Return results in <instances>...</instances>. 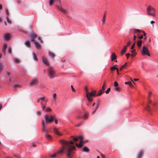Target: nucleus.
Returning <instances> with one entry per match:
<instances>
[{
  "label": "nucleus",
  "mask_w": 158,
  "mask_h": 158,
  "mask_svg": "<svg viewBox=\"0 0 158 158\" xmlns=\"http://www.w3.org/2000/svg\"><path fill=\"white\" fill-rule=\"evenodd\" d=\"M59 142L62 145L61 148L57 152L56 154L54 153L51 155V158L55 157L56 154H60L63 153L65 151L67 157L69 158H73L74 154V151L76 150V148L73 144L74 143L72 141H69L61 139L60 140Z\"/></svg>",
  "instance_id": "nucleus-1"
},
{
  "label": "nucleus",
  "mask_w": 158,
  "mask_h": 158,
  "mask_svg": "<svg viewBox=\"0 0 158 158\" xmlns=\"http://www.w3.org/2000/svg\"><path fill=\"white\" fill-rule=\"evenodd\" d=\"M85 90L86 92V96L88 101L89 102H91L93 101V98L92 97H95L96 96V90H93L91 93L88 92V89L86 86L85 88Z\"/></svg>",
  "instance_id": "nucleus-2"
},
{
  "label": "nucleus",
  "mask_w": 158,
  "mask_h": 158,
  "mask_svg": "<svg viewBox=\"0 0 158 158\" xmlns=\"http://www.w3.org/2000/svg\"><path fill=\"white\" fill-rule=\"evenodd\" d=\"M83 136L81 135L73 137V140L75 142H77L79 139H80V141L79 143H76V145L78 148H81L83 147L84 143V141L83 140Z\"/></svg>",
  "instance_id": "nucleus-3"
},
{
  "label": "nucleus",
  "mask_w": 158,
  "mask_h": 158,
  "mask_svg": "<svg viewBox=\"0 0 158 158\" xmlns=\"http://www.w3.org/2000/svg\"><path fill=\"white\" fill-rule=\"evenodd\" d=\"M48 75L50 78H53L55 77H57L56 75V71L53 67L50 66L48 69Z\"/></svg>",
  "instance_id": "nucleus-4"
},
{
  "label": "nucleus",
  "mask_w": 158,
  "mask_h": 158,
  "mask_svg": "<svg viewBox=\"0 0 158 158\" xmlns=\"http://www.w3.org/2000/svg\"><path fill=\"white\" fill-rule=\"evenodd\" d=\"M156 10L153 7H152L151 6L148 7L147 9V14L149 15L152 16L153 17L155 16V14L153 13H151L150 12L152 11L153 13H155Z\"/></svg>",
  "instance_id": "nucleus-5"
},
{
  "label": "nucleus",
  "mask_w": 158,
  "mask_h": 158,
  "mask_svg": "<svg viewBox=\"0 0 158 158\" xmlns=\"http://www.w3.org/2000/svg\"><path fill=\"white\" fill-rule=\"evenodd\" d=\"M37 40H34V43L35 44L36 48L38 49H40L41 48V46L39 43H41L42 40L41 38L39 37H37Z\"/></svg>",
  "instance_id": "nucleus-6"
},
{
  "label": "nucleus",
  "mask_w": 158,
  "mask_h": 158,
  "mask_svg": "<svg viewBox=\"0 0 158 158\" xmlns=\"http://www.w3.org/2000/svg\"><path fill=\"white\" fill-rule=\"evenodd\" d=\"M149 104H151L152 105V106H155L156 105V103H152L150 99H148V104L146 105L145 106V109L146 110L148 111L149 112H150V114H152L150 112L151 110V108L149 106Z\"/></svg>",
  "instance_id": "nucleus-7"
},
{
  "label": "nucleus",
  "mask_w": 158,
  "mask_h": 158,
  "mask_svg": "<svg viewBox=\"0 0 158 158\" xmlns=\"http://www.w3.org/2000/svg\"><path fill=\"white\" fill-rule=\"evenodd\" d=\"M142 54L143 55H147L149 56H151L149 51L145 46H144L143 47Z\"/></svg>",
  "instance_id": "nucleus-8"
},
{
  "label": "nucleus",
  "mask_w": 158,
  "mask_h": 158,
  "mask_svg": "<svg viewBox=\"0 0 158 158\" xmlns=\"http://www.w3.org/2000/svg\"><path fill=\"white\" fill-rule=\"evenodd\" d=\"M39 81V79L37 78H35L31 80L29 83L30 86L37 85L38 84Z\"/></svg>",
  "instance_id": "nucleus-9"
},
{
  "label": "nucleus",
  "mask_w": 158,
  "mask_h": 158,
  "mask_svg": "<svg viewBox=\"0 0 158 158\" xmlns=\"http://www.w3.org/2000/svg\"><path fill=\"white\" fill-rule=\"evenodd\" d=\"M55 1L58 4L60 5V6H58V9L59 10H60L61 12L63 13L64 14H66L67 13V11L65 9H64V8H63L62 7V6L60 5V0H55Z\"/></svg>",
  "instance_id": "nucleus-10"
},
{
  "label": "nucleus",
  "mask_w": 158,
  "mask_h": 158,
  "mask_svg": "<svg viewBox=\"0 0 158 158\" xmlns=\"http://www.w3.org/2000/svg\"><path fill=\"white\" fill-rule=\"evenodd\" d=\"M132 30L133 31H134V32H133V33H140L141 31H142L143 33V35L144 36H146V33L144 31H141L140 30H139V29H130V31H129V33H130V32H131V30Z\"/></svg>",
  "instance_id": "nucleus-11"
},
{
  "label": "nucleus",
  "mask_w": 158,
  "mask_h": 158,
  "mask_svg": "<svg viewBox=\"0 0 158 158\" xmlns=\"http://www.w3.org/2000/svg\"><path fill=\"white\" fill-rule=\"evenodd\" d=\"M29 37L31 38V40L32 41L34 42V40H35V39L37 37V35L33 32H32L31 33V35L29 36Z\"/></svg>",
  "instance_id": "nucleus-12"
},
{
  "label": "nucleus",
  "mask_w": 158,
  "mask_h": 158,
  "mask_svg": "<svg viewBox=\"0 0 158 158\" xmlns=\"http://www.w3.org/2000/svg\"><path fill=\"white\" fill-rule=\"evenodd\" d=\"M11 37V35L10 33H5L3 35V39L5 40H9Z\"/></svg>",
  "instance_id": "nucleus-13"
},
{
  "label": "nucleus",
  "mask_w": 158,
  "mask_h": 158,
  "mask_svg": "<svg viewBox=\"0 0 158 158\" xmlns=\"http://www.w3.org/2000/svg\"><path fill=\"white\" fill-rule=\"evenodd\" d=\"M53 131L54 133L57 136H60L62 135V134L59 131L58 129L55 127L53 128Z\"/></svg>",
  "instance_id": "nucleus-14"
},
{
  "label": "nucleus",
  "mask_w": 158,
  "mask_h": 158,
  "mask_svg": "<svg viewBox=\"0 0 158 158\" xmlns=\"http://www.w3.org/2000/svg\"><path fill=\"white\" fill-rule=\"evenodd\" d=\"M42 107L43 110H45L46 112H50L52 111V109L49 107L46 108L45 106H42Z\"/></svg>",
  "instance_id": "nucleus-15"
},
{
  "label": "nucleus",
  "mask_w": 158,
  "mask_h": 158,
  "mask_svg": "<svg viewBox=\"0 0 158 158\" xmlns=\"http://www.w3.org/2000/svg\"><path fill=\"white\" fill-rule=\"evenodd\" d=\"M42 60L43 63L44 64L48 66L49 65V63L44 57H42Z\"/></svg>",
  "instance_id": "nucleus-16"
},
{
  "label": "nucleus",
  "mask_w": 158,
  "mask_h": 158,
  "mask_svg": "<svg viewBox=\"0 0 158 158\" xmlns=\"http://www.w3.org/2000/svg\"><path fill=\"white\" fill-rule=\"evenodd\" d=\"M7 43H5L3 44V48H2V52L4 54H5L6 52V51L7 48Z\"/></svg>",
  "instance_id": "nucleus-17"
},
{
  "label": "nucleus",
  "mask_w": 158,
  "mask_h": 158,
  "mask_svg": "<svg viewBox=\"0 0 158 158\" xmlns=\"http://www.w3.org/2000/svg\"><path fill=\"white\" fill-rule=\"evenodd\" d=\"M44 118L46 123H50L51 122L49 116L48 114H46L45 115Z\"/></svg>",
  "instance_id": "nucleus-18"
},
{
  "label": "nucleus",
  "mask_w": 158,
  "mask_h": 158,
  "mask_svg": "<svg viewBox=\"0 0 158 158\" xmlns=\"http://www.w3.org/2000/svg\"><path fill=\"white\" fill-rule=\"evenodd\" d=\"M42 131L43 132H45L46 131V126L45 125V123L43 120L42 122Z\"/></svg>",
  "instance_id": "nucleus-19"
},
{
  "label": "nucleus",
  "mask_w": 158,
  "mask_h": 158,
  "mask_svg": "<svg viewBox=\"0 0 158 158\" xmlns=\"http://www.w3.org/2000/svg\"><path fill=\"white\" fill-rule=\"evenodd\" d=\"M127 46H124L123 49L122 50L121 52V55H123L125 52H126L127 49Z\"/></svg>",
  "instance_id": "nucleus-20"
},
{
  "label": "nucleus",
  "mask_w": 158,
  "mask_h": 158,
  "mask_svg": "<svg viewBox=\"0 0 158 158\" xmlns=\"http://www.w3.org/2000/svg\"><path fill=\"white\" fill-rule=\"evenodd\" d=\"M143 155V152L140 151L137 155V158H140Z\"/></svg>",
  "instance_id": "nucleus-21"
},
{
  "label": "nucleus",
  "mask_w": 158,
  "mask_h": 158,
  "mask_svg": "<svg viewBox=\"0 0 158 158\" xmlns=\"http://www.w3.org/2000/svg\"><path fill=\"white\" fill-rule=\"evenodd\" d=\"M82 151L83 152H85L87 153L88 152H89V149L86 146H84L83 148Z\"/></svg>",
  "instance_id": "nucleus-22"
},
{
  "label": "nucleus",
  "mask_w": 158,
  "mask_h": 158,
  "mask_svg": "<svg viewBox=\"0 0 158 158\" xmlns=\"http://www.w3.org/2000/svg\"><path fill=\"white\" fill-rule=\"evenodd\" d=\"M117 56L114 53H112L111 55V60L113 61L116 59Z\"/></svg>",
  "instance_id": "nucleus-23"
},
{
  "label": "nucleus",
  "mask_w": 158,
  "mask_h": 158,
  "mask_svg": "<svg viewBox=\"0 0 158 158\" xmlns=\"http://www.w3.org/2000/svg\"><path fill=\"white\" fill-rule=\"evenodd\" d=\"M88 115L86 113H85L84 116H83V117H82V118H85V119H86L88 117ZM82 118V117H80V116H78L77 117V118Z\"/></svg>",
  "instance_id": "nucleus-24"
},
{
  "label": "nucleus",
  "mask_w": 158,
  "mask_h": 158,
  "mask_svg": "<svg viewBox=\"0 0 158 158\" xmlns=\"http://www.w3.org/2000/svg\"><path fill=\"white\" fill-rule=\"evenodd\" d=\"M96 92H97V91H96ZM103 92V91L102 89H100L98 92V94H97L96 92V93L95 97L101 95Z\"/></svg>",
  "instance_id": "nucleus-25"
},
{
  "label": "nucleus",
  "mask_w": 158,
  "mask_h": 158,
  "mask_svg": "<svg viewBox=\"0 0 158 158\" xmlns=\"http://www.w3.org/2000/svg\"><path fill=\"white\" fill-rule=\"evenodd\" d=\"M33 59L35 61H37L38 60V58H37L36 55L34 53H32Z\"/></svg>",
  "instance_id": "nucleus-26"
},
{
  "label": "nucleus",
  "mask_w": 158,
  "mask_h": 158,
  "mask_svg": "<svg viewBox=\"0 0 158 158\" xmlns=\"http://www.w3.org/2000/svg\"><path fill=\"white\" fill-rule=\"evenodd\" d=\"M142 41L141 40H139L137 42V45L138 47H140L141 46L142 44Z\"/></svg>",
  "instance_id": "nucleus-27"
},
{
  "label": "nucleus",
  "mask_w": 158,
  "mask_h": 158,
  "mask_svg": "<svg viewBox=\"0 0 158 158\" xmlns=\"http://www.w3.org/2000/svg\"><path fill=\"white\" fill-rule=\"evenodd\" d=\"M45 137L46 138L48 139H50L51 138V135L46 132L45 133Z\"/></svg>",
  "instance_id": "nucleus-28"
},
{
  "label": "nucleus",
  "mask_w": 158,
  "mask_h": 158,
  "mask_svg": "<svg viewBox=\"0 0 158 158\" xmlns=\"http://www.w3.org/2000/svg\"><path fill=\"white\" fill-rule=\"evenodd\" d=\"M116 66H117V64H115L113 66H112V67H111L110 69L112 71V70H114V69H116V70H118V68L115 67Z\"/></svg>",
  "instance_id": "nucleus-29"
},
{
  "label": "nucleus",
  "mask_w": 158,
  "mask_h": 158,
  "mask_svg": "<svg viewBox=\"0 0 158 158\" xmlns=\"http://www.w3.org/2000/svg\"><path fill=\"white\" fill-rule=\"evenodd\" d=\"M50 122H52L54 119H55L56 116L55 115H51L50 117Z\"/></svg>",
  "instance_id": "nucleus-30"
},
{
  "label": "nucleus",
  "mask_w": 158,
  "mask_h": 158,
  "mask_svg": "<svg viewBox=\"0 0 158 158\" xmlns=\"http://www.w3.org/2000/svg\"><path fill=\"white\" fill-rule=\"evenodd\" d=\"M131 52L132 53L131 56H133V57L135 56L136 54V53L134 50H132Z\"/></svg>",
  "instance_id": "nucleus-31"
},
{
  "label": "nucleus",
  "mask_w": 158,
  "mask_h": 158,
  "mask_svg": "<svg viewBox=\"0 0 158 158\" xmlns=\"http://www.w3.org/2000/svg\"><path fill=\"white\" fill-rule=\"evenodd\" d=\"M25 44H26V45L29 46L31 44V42L30 40H27L25 41Z\"/></svg>",
  "instance_id": "nucleus-32"
},
{
  "label": "nucleus",
  "mask_w": 158,
  "mask_h": 158,
  "mask_svg": "<svg viewBox=\"0 0 158 158\" xmlns=\"http://www.w3.org/2000/svg\"><path fill=\"white\" fill-rule=\"evenodd\" d=\"M14 60L15 63L17 64L19 63L20 62L19 60V59L17 58H15L14 59Z\"/></svg>",
  "instance_id": "nucleus-33"
},
{
  "label": "nucleus",
  "mask_w": 158,
  "mask_h": 158,
  "mask_svg": "<svg viewBox=\"0 0 158 158\" xmlns=\"http://www.w3.org/2000/svg\"><path fill=\"white\" fill-rule=\"evenodd\" d=\"M20 87V85L18 84H15L14 85V86H13V89H16L17 88H19Z\"/></svg>",
  "instance_id": "nucleus-34"
},
{
  "label": "nucleus",
  "mask_w": 158,
  "mask_h": 158,
  "mask_svg": "<svg viewBox=\"0 0 158 158\" xmlns=\"http://www.w3.org/2000/svg\"><path fill=\"white\" fill-rule=\"evenodd\" d=\"M49 54L52 58H54L55 57V55L51 52H49Z\"/></svg>",
  "instance_id": "nucleus-35"
},
{
  "label": "nucleus",
  "mask_w": 158,
  "mask_h": 158,
  "mask_svg": "<svg viewBox=\"0 0 158 158\" xmlns=\"http://www.w3.org/2000/svg\"><path fill=\"white\" fill-rule=\"evenodd\" d=\"M12 52V48L11 47H9L8 48V52L9 54H10Z\"/></svg>",
  "instance_id": "nucleus-36"
},
{
  "label": "nucleus",
  "mask_w": 158,
  "mask_h": 158,
  "mask_svg": "<svg viewBox=\"0 0 158 158\" xmlns=\"http://www.w3.org/2000/svg\"><path fill=\"white\" fill-rule=\"evenodd\" d=\"M6 21L8 23H9L10 24L11 23H12L11 21L10 20V19H9L8 17L7 16L6 17Z\"/></svg>",
  "instance_id": "nucleus-37"
},
{
  "label": "nucleus",
  "mask_w": 158,
  "mask_h": 158,
  "mask_svg": "<svg viewBox=\"0 0 158 158\" xmlns=\"http://www.w3.org/2000/svg\"><path fill=\"white\" fill-rule=\"evenodd\" d=\"M106 12H105L104 14V15L103 16V19L102 20V22L103 23H104L105 22V18H106Z\"/></svg>",
  "instance_id": "nucleus-38"
},
{
  "label": "nucleus",
  "mask_w": 158,
  "mask_h": 158,
  "mask_svg": "<svg viewBox=\"0 0 158 158\" xmlns=\"http://www.w3.org/2000/svg\"><path fill=\"white\" fill-rule=\"evenodd\" d=\"M118 84L116 81H115L114 83V87H116V86H118Z\"/></svg>",
  "instance_id": "nucleus-39"
},
{
  "label": "nucleus",
  "mask_w": 158,
  "mask_h": 158,
  "mask_svg": "<svg viewBox=\"0 0 158 158\" xmlns=\"http://www.w3.org/2000/svg\"><path fill=\"white\" fill-rule=\"evenodd\" d=\"M110 90V88H108V89H107V90H106L105 91V93H106V94H108Z\"/></svg>",
  "instance_id": "nucleus-40"
},
{
  "label": "nucleus",
  "mask_w": 158,
  "mask_h": 158,
  "mask_svg": "<svg viewBox=\"0 0 158 158\" xmlns=\"http://www.w3.org/2000/svg\"><path fill=\"white\" fill-rule=\"evenodd\" d=\"M55 0H50V1L49 2L50 5L51 6L53 2L55 1Z\"/></svg>",
  "instance_id": "nucleus-41"
},
{
  "label": "nucleus",
  "mask_w": 158,
  "mask_h": 158,
  "mask_svg": "<svg viewBox=\"0 0 158 158\" xmlns=\"http://www.w3.org/2000/svg\"><path fill=\"white\" fill-rule=\"evenodd\" d=\"M127 64V63L126 62L125 63V64H124L121 66L122 67H123V69H124L126 66Z\"/></svg>",
  "instance_id": "nucleus-42"
},
{
  "label": "nucleus",
  "mask_w": 158,
  "mask_h": 158,
  "mask_svg": "<svg viewBox=\"0 0 158 158\" xmlns=\"http://www.w3.org/2000/svg\"><path fill=\"white\" fill-rule=\"evenodd\" d=\"M5 11H6V15H8L9 14V12H8V9H6L5 10Z\"/></svg>",
  "instance_id": "nucleus-43"
},
{
  "label": "nucleus",
  "mask_w": 158,
  "mask_h": 158,
  "mask_svg": "<svg viewBox=\"0 0 158 158\" xmlns=\"http://www.w3.org/2000/svg\"><path fill=\"white\" fill-rule=\"evenodd\" d=\"M126 56L127 58L128 59V57L130 56V53H128L126 54Z\"/></svg>",
  "instance_id": "nucleus-44"
},
{
  "label": "nucleus",
  "mask_w": 158,
  "mask_h": 158,
  "mask_svg": "<svg viewBox=\"0 0 158 158\" xmlns=\"http://www.w3.org/2000/svg\"><path fill=\"white\" fill-rule=\"evenodd\" d=\"M97 109H96V108L92 112V114H94L95 112Z\"/></svg>",
  "instance_id": "nucleus-45"
},
{
  "label": "nucleus",
  "mask_w": 158,
  "mask_h": 158,
  "mask_svg": "<svg viewBox=\"0 0 158 158\" xmlns=\"http://www.w3.org/2000/svg\"><path fill=\"white\" fill-rule=\"evenodd\" d=\"M36 114L38 115H40L41 114V112L40 111H36Z\"/></svg>",
  "instance_id": "nucleus-46"
},
{
  "label": "nucleus",
  "mask_w": 158,
  "mask_h": 158,
  "mask_svg": "<svg viewBox=\"0 0 158 158\" xmlns=\"http://www.w3.org/2000/svg\"><path fill=\"white\" fill-rule=\"evenodd\" d=\"M135 42L131 46V49H133L134 48L135 45Z\"/></svg>",
  "instance_id": "nucleus-47"
},
{
  "label": "nucleus",
  "mask_w": 158,
  "mask_h": 158,
  "mask_svg": "<svg viewBox=\"0 0 158 158\" xmlns=\"http://www.w3.org/2000/svg\"><path fill=\"white\" fill-rule=\"evenodd\" d=\"M71 89H72V90L73 91H75V89L73 88V86L72 85H71Z\"/></svg>",
  "instance_id": "nucleus-48"
},
{
  "label": "nucleus",
  "mask_w": 158,
  "mask_h": 158,
  "mask_svg": "<svg viewBox=\"0 0 158 158\" xmlns=\"http://www.w3.org/2000/svg\"><path fill=\"white\" fill-rule=\"evenodd\" d=\"M119 87L118 86L116 87H114V89L116 90H118L119 89Z\"/></svg>",
  "instance_id": "nucleus-49"
},
{
  "label": "nucleus",
  "mask_w": 158,
  "mask_h": 158,
  "mask_svg": "<svg viewBox=\"0 0 158 158\" xmlns=\"http://www.w3.org/2000/svg\"><path fill=\"white\" fill-rule=\"evenodd\" d=\"M105 86V83H104L102 87V89L103 90V91H104L105 89V88L104 87Z\"/></svg>",
  "instance_id": "nucleus-50"
},
{
  "label": "nucleus",
  "mask_w": 158,
  "mask_h": 158,
  "mask_svg": "<svg viewBox=\"0 0 158 158\" xmlns=\"http://www.w3.org/2000/svg\"><path fill=\"white\" fill-rule=\"evenodd\" d=\"M131 44V42L130 41H129L127 43V45H125V46H127V47L128 46Z\"/></svg>",
  "instance_id": "nucleus-51"
},
{
  "label": "nucleus",
  "mask_w": 158,
  "mask_h": 158,
  "mask_svg": "<svg viewBox=\"0 0 158 158\" xmlns=\"http://www.w3.org/2000/svg\"><path fill=\"white\" fill-rule=\"evenodd\" d=\"M55 123L56 124H57L58 123V120L57 119L55 118L54 119Z\"/></svg>",
  "instance_id": "nucleus-52"
},
{
  "label": "nucleus",
  "mask_w": 158,
  "mask_h": 158,
  "mask_svg": "<svg viewBox=\"0 0 158 158\" xmlns=\"http://www.w3.org/2000/svg\"><path fill=\"white\" fill-rule=\"evenodd\" d=\"M99 103L98 102L97 103V106L96 107V109H98V107H99Z\"/></svg>",
  "instance_id": "nucleus-53"
},
{
  "label": "nucleus",
  "mask_w": 158,
  "mask_h": 158,
  "mask_svg": "<svg viewBox=\"0 0 158 158\" xmlns=\"http://www.w3.org/2000/svg\"><path fill=\"white\" fill-rule=\"evenodd\" d=\"M143 38V35H142L140 36H139L138 37V38L139 39H142Z\"/></svg>",
  "instance_id": "nucleus-54"
},
{
  "label": "nucleus",
  "mask_w": 158,
  "mask_h": 158,
  "mask_svg": "<svg viewBox=\"0 0 158 158\" xmlns=\"http://www.w3.org/2000/svg\"><path fill=\"white\" fill-rule=\"evenodd\" d=\"M35 143H33L31 144V146L34 147H36V145L35 144Z\"/></svg>",
  "instance_id": "nucleus-55"
},
{
  "label": "nucleus",
  "mask_w": 158,
  "mask_h": 158,
  "mask_svg": "<svg viewBox=\"0 0 158 158\" xmlns=\"http://www.w3.org/2000/svg\"><path fill=\"white\" fill-rule=\"evenodd\" d=\"M56 96V93H54L53 94V98L54 99L55 98V97Z\"/></svg>",
  "instance_id": "nucleus-56"
},
{
  "label": "nucleus",
  "mask_w": 158,
  "mask_h": 158,
  "mask_svg": "<svg viewBox=\"0 0 158 158\" xmlns=\"http://www.w3.org/2000/svg\"><path fill=\"white\" fill-rule=\"evenodd\" d=\"M129 83H131V82L130 81L125 82V84L126 85H129Z\"/></svg>",
  "instance_id": "nucleus-57"
},
{
  "label": "nucleus",
  "mask_w": 158,
  "mask_h": 158,
  "mask_svg": "<svg viewBox=\"0 0 158 158\" xmlns=\"http://www.w3.org/2000/svg\"><path fill=\"white\" fill-rule=\"evenodd\" d=\"M17 2L18 4H20L21 3V0H17Z\"/></svg>",
  "instance_id": "nucleus-58"
},
{
  "label": "nucleus",
  "mask_w": 158,
  "mask_h": 158,
  "mask_svg": "<svg viewBox=\"0 0 158 158\" xmlns=\"http://www.w3.org/2000/svg\"><path fill=\"white\" fill-rule=\"evenodd\" d=\"M101 157L102 158H105V156L103 154H101Z\"/></svg>",
  "instance_id": "nucleus-59"
},
{
  "label": "nucleus",
  "mask_w": 158,
  "mask_h": 158,
  "mask_svg": "<svg viewBox=\"0 0 158 158\" xmlns=\"http://www.w3.org/2000/svg\"><path fill=\"white\" fill-rule=\"evenodd\" d=\"M81 125V123H78L77 124L76 126L78 127H80Z\"/></svg>",
  "instance_id": "nucleus-60"
},
{
  "label": "nucleus",
  "mask_w": 158,
  "mask_h": 158,
  "mask_svg": "<svg viewBox=\"0 0 158 158\" xmlns=\"http://www.w3.org/2000/svg\"><path fill=\"white\" fill-rule=\"evenodd\" d=\"M45 98V97H43L40 98H39V99L40 100H44Z\"/></svg>",
  "instance_id": "nucleus-61"
},
{
  "label": "nucleus",
  "mask_w": 158,
  "mask_h": 158,
  "mask_svg": "<svg viewBox=\"0 0 158 158\" xmlns=\"http://www.w3.org/2000/svg\"><path fill=\"white\" fill-rule=\"evenodd\" d=\"M136 36L135 35H134V37H133L134 40H135L136 39Z\"/></svg>",
  "instance_id": "nucleus-62"
},
{
  "label": "nucleus",
  "mask_w": 158,
  "mask_h": 158,
  "mask_svg": "<svg viewBox=\"0 0 158 158\" xmlns=\"http://www.w3.org/2000/svg\"><path fill=\"white\" fill-rule=\"evenodd\" d=\"M150 23H151V24H153V23H154L155 22V21H154L152 20V21H151V22H150Z\"/></svg>",
  "instance_id": "nucleus-63"
},
{
  "label": "nucleus",
  "mask_w": 158,
  "mask_h": 158,
  "mask_svg": "<svg viewBox=\"0 0 158 158\" xmlns=\"http://www.w3.org/2000/svg\"><path fill=\"white\" fill-rule=\"evenodd\" d=\"M128 85L130 86H133V85L131 82V83H129Z\"/></svg>",
  "instance_id": "nucleus-64"
}]
</instances>
